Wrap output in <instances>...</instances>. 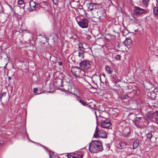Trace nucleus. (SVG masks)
I'll return each mask as SVG.
<instances>
[{"label": "nucleus", "instance_id": "f257e3e1", "mask_svg": "<svg viewBox=\"0 0 158 158\" xmlns=\"http://www.w3.org/2000/svg\"><path fill=\"white\" fill-rule=\"evenodd\" d=\"M89 151L92 153H96L102 151L103 150L102 143L99 141H93L89 144Z\"/></svg>", "mask_w": 158, "mask_h": 158}, {"label": "nucleus", "instance_id": "f03ea898", "mask_svg": "<svg viewBox=\"0 0 158 158\" xmlns=\"http://www.w3.org/2000/svg\"><path fill=\"white\" fill-rule=\"evenodd\" d=\"M94 17L98 19H104L106 16V13L105 10L102 8L95 7L92 12Z\"/></svg>", "mask_w": 158, "mask_h": 158}, {"label": "nucleus", "instance_id": "7ed1b4c3", "mask_svg": "<svg viewBox=\"0 0 158 158\" xmlns=\"http://www.w3.org/2000/svg\"><path fill=\"white\" fill-rule=\"evenodd\" d=\"M71 72L74 75L78 77L83 76L84 74V71L77 67H73L71 69Z\"/></svg>", "mask_w": 158, "mask_h": 158}, {"label": "nucleus", "instance_id": "20e7f679", "mask_svg": "<svg viewBox=\"0 0 158 158\" xmlns=\"http://www.w3.org/2000/svg\"><path fill=\"white\" fill-rule=\"evenodd\" d=\"M94 136L96 138H106L107 137V133L104 130L102 129L99 130L97 127Z\"/></svg>", "mask_w": 158, "mask_h": 158}, {"label": "nucleus", "instance_id": "39448f33", "mask_svg": "<svg viewBox=\"0 0 158 158\" xmlns=\"http://www.w3.org/2000/svg\"><path fill=\"white\" fill-rule=\"evenodd\" d=\"M88 21L86 19H81L77 22L78 25L82 28H87L88 26Z\"/></svg>", "mask_w": 158, "mask_h": 158}, {"label": "nucleus", "instance_id": "423d86ee", "mask_svg": "<svg viewBox=\"0 0 158 158\" xmlns=\"http://www.w3.org/2000/svg\"><path fill=\"white\" fill-rule=\"evenodd\" d=\"M92 78L93 82L96 84H99L102 81L101 77L99 75H94L92 76Z\"/></svg>", "mask_w": 158, "mask_h": 158}, {"label": "nucleus", "instance_id": "0eeeda50", "mask_svg": "<svg viewBox=\"0 0 158 158\" xmlns=\"http://www.w3.org/2000/svg\"><path fill=\"white\" fill-rule=\"evenodd\" d=\"M111 125L110 121L108 119L102 120V121L101 125L103 128H107Z\"/></svg>", "mask_w": 158, "mask_h": 158}, {"label": "nucleus", "instance_id": "6e6552de", "mask_svg": "<svg viewBox=\"0 0 158 158\" xmlns=\"http://www.w3.org/2000/svg\"><path fill=\"white\" fill-rule=\"evenodd\" d=\"M80 65L81 68L86 69L90 68L91 66L90 63L89 61H86L81 62Z\"/></svg>", "mask_w": 158, "mask_h": 158}, {"label": "nucleus", "instance_id": "1a4fd4ad", "mask_svg": "<svg viewBox=\"0 0 158 158\" xmlns=\"http://www.w3.org/2000/svg\"><path fill=\"white\" fill-rule=\"evenodd\" d=\"M63 81L62 79L57 78L55 80L54 84L56 87H60L63 86Z\"/></svg>", "mask_w": 158, "mask_h": 158}, {"label": "nucleus", "instance_id": "9d476101", "mask_svg": "<svg viewBox=\"0 0 158 158\" xmlns=\"http://www.w3.org/2000/svg\"><path fill=\"white\" fill-rule=\"evenodd\" d=\"M134 10L136 13L139 14H142L145 12V10L138 7H135V8Z\"/></svg>", "mask_w": 158, "mask_h": 158}, {"label": "nucleus", "instance_id": "9b49d317", "mask_svg": "<svg viewBox=\"0 0 158 158\" xmlns=\"http://www.w3.org/2000/svg\"><path fill=\"white\" fill-rule=\"evenodd\" d=\"M29 5L31 9L29 11H32L35 9L36 8V3L32 1H31L29 2Z\"/></svg>", "mask_w": 158, "mask_h": 158}, {"label": "nucleus", "instance_id": "f8f14e48", "mask_svg": "<svg viewBox=\"0 0 158 158\" xmlns=\"http://www.w3.org/2000/svg\"><path fill=\"white\" fill-rule=\"evenodd\" d=\"M68 158H82L81 154H73L68 155Z\"/></svg>", "mask_w": 158, "mask_h": 158}, {"label": "nucleus", "instance_id": "ddd939ff", "mask_svg": "<svg viewBox=\"0 0 158 158\" xmlns=\"http://www.w3.org/2000/svg\"><path fill=\"white\" fill-rule=\"evenodd\" d=\"M153 120L156 123H158V111H156L154 113L153 117Z\"/></svg>", "mask_w": 158, "mask_h": 158}, {"label": "nucleus", "instance_id": "4468645a", "mask_svg": "<svg viewBox=\"0 0 158 158\" xmlns=\"http://www.w3.org/2000/svg\"><path fill=\"white\" fill-rule=\"evenodd\" d=\"M76 56L79 60H81L83 59L84 55L83 52H77Z\"/></svg>", "mask_w": 158, "mask_h": 158}, {"label": "nucleus", "instance_id": "2eb2a0df", "mask_svg": "<svg viewBox=\"0 0 158 158\" xmlns=\"http://www.w3.org/2000/svg\"><path fill=\"white\" fill-rule=\"evenodd\" d=\"M88 6V10L91 11V13L93 11V10L95 9V7H94V4L93 3H89L87 5Z\"/></svg>", "mask_w": 158, "mask_h": 158}, {"label": "nucleus", "instance_id": "dca6fc26", "mask_svg": "<svg viewBox=\"0 0 158 158\" xmlns=\"http://www.w3.org/2000/svg\"><path fill=\"white\" fill-rule=\"evenodd\" d=\"M105 70L107 73L109 74L112 73L113 71L112 69L108 66L105 67Z\"/></svg>", "mask_w": 158, "mask_h": 158}, {"label": "nucleus", "instance_id": "f3484780", "mask_svg": "<svg viewBox=\"0 0 158 158\" xmlns=\"http://www.w3.org/2000/svg\"><path fill=\"white\" fill-rule=\"evenodd\" d=\"M125 43H126L128 45H129L132 43V41L130 38H126L125 41Z\"/></svg>", "mask_w": 158, "mask_h": 158}, {"label": "nucleus", "instance_id": "a211bd4d", "mask_svg": "<svg viewBox=\"0 0 158 158\" xmlns=\"http://www.w3.org/2000/svg\"><path fill=\"white\" fill-rule=\"evenodd\" d=\"M139 145V142L136 141H135L133 143V146L134 149L136 148Z\"/></svg>", "mask_w": 158, "mask_h": 158}, {"label": "nucleus", "instance_id": "6ab92c4d", "mask_svg": "<svg viewBox=\"0 0 158 158\" xmlns=\"http://www.w3.org/2000/svg\"><path fill=\"white\" fill-rule=\"evenodd\" d=\"M153 136L152 132V131H150L148 133H146V136L148 139L151 138Z\"/></svg>", "mask_w": 158, "mask_h": 158}, {"label": "nucleus", "instance_id": "aec40b11", "mask_svg": "<svg viewBox=\"0 0 158 158\" xmlns=\"http://www.w3.org/2000/svg\"><path fill=\"white\" fill-rule=\"evenodd\" d=\"M124 145V143L123 142L119 143L118 145V147L119 149H122L123 148V147Z\"/></svg>", "mask_w": 158, "mask_h": 158}, {"label": "nucleus", "instance_id": "412c9836", "mask_svg": "<svg viewBox=\"0 0 158 158\" xmlns=\"http://www.w3.org/2000/svg\"><path fill=\"white\" fill-rule=\"evenodd\" d=\"M154 12L158 19V7H155L154 8Z\"/></svg>", "mask_w": 158, "mask_h": 158}, {"label": "nucleus", "instance_id": "4be33fe9", "mask_svg": "<svg viewBox=\"0 0 158 158\" xmlns=\"http://www.w3.org/2000/svg\"><path fill=\"white\" fill-rule=\"evenodd\" d=\"M79 102L83 106H85L86 105V102L82 100H80Z\"/></svg>", "mask_w": 158, "mask_h": 158}, {"label": "nucleus", "instance_id": "5701e85b", "mask_svg": "<svg viewBox=\"0 0 158 158\" xmlns=\"http://www.w3.org/2000/svg\"><path fill=\"white\" fill-rule=\"evenodd\" d=\"M150 0H143V3L145 5H147L149 1Z\"/></svg>", "mask_w": 158, "mask_h": 158}, {"label": "nucleus", "instance_id": "b1692460", "mask_svg": "<svg viewBox=\"0 0 158 158\" xmlns=\"http://www.w3.org/2000/svg\"><path fill=\"white\" fill-rule=\"evenodd\" d=\"M24 3V2L22 0H19L18 1V4L19 5H21L23 4Z\"/></svg>", "mask_w": 158, "mask_h": 158}, {"label": "nucleus", "instance_id": "393cba45", "mask_svg": "<svg viewBox=\"0 0 158 158\" xmlns=\"http://www.w3.org/2000/svg\"><path fill=\"white\" fill-rule=\"evenodd\" d=\"M127 98H128L127 96H122L121 97V98L122 99H126Z\"/></svg>", "mask_w": 158, "mask_h": 158}, {"label": "nucleus", "instance_id": "a878e982", "mask_svg": "<svg viewBox=\"0 0 158 158\" xmlns=\"http://www.w3.org/2000/svg\"><path fill=\"white\" fill-rule=\"evenodd\" d=\"M37 90V89L36 88H34L33 89V92L34 93H35Z\"/></svg>", "mask_w": 158, "mask_h": 158}, {"label": "nucleus", "instance_id": "bb28decb", "mask_svg": "<svg viewBox=\"0 0 158 158\" xmlns=\"http://www.w3.org/2000/svg\"><path fill=\"white\" fill-rule=\"evenodd\" d=\"M52 1L54 3H56L57 2H58L59 1V0H52Z\"/></svg>", "mask_w": 158, "mask_h": 158}, {"label": "nucleus", "instance_id": "cd10ccee", "mask_svg": "<svg viewBox=\"0 0 158 158\" xmlns=\"http://www.w3.org/2000/svg\"><path fill=\"white\" fill-rule=\"evenodd\" d=\"M91 38V36H87V37H86V38L87 39H88V40H89Z\"/></svg>", "mask_w": 158, "mask_h": 158}, {"label": "nucleus", "instance_id": "c85d7f7f", "mask_svg": "<svg viewBox=\"0 0 158 158\" xmlns=\"http://www.w3.org/2000/svg\"><path fill=\"white\" fill-rule=\"evenodd\" d=\"M116 58L118 59H120V56L119 55L117 56Z\"/></svg>", "mask_w": 158, "mask_h": 158}, {"label": "nucleus", "instance_id": "c756f323", "mask_svg": "<svg viewBox=\"0 0 158 158\" xmlns=\"http://www.w3.org/2000/svg\"><path fill=\"white\" fill-rule=\"evenodd\" d=\"M3 141L2 140H0V143L1 144H3Z\"/></svg>", "mask_w": 158, "mask_h": 158}, {"label": "nucleus", "instance_id": "7c9ffc66", "mask_svg": "<svg viewBox=\"0 0 158 158\" xmlns=\"http://www.w3.org/2000/svg\"><path fill=\"white\" fill-rule=\"evenodd\" d=\"M59 65H60L62 64V63L61 62H59Z\"/></svg>", "mask_w": 158, "mask_h": 158}, {"label": "nucleus", "instance_id": "2f4dec72", "mask_svg": "<svg viewBox=\"0 0 158 158\" xmlns=\"http://www.w3.org/2000/svg\"><path fill=\"white\" fill-rule=\"evenodd\" d=\"M156 5H157L158 6V0H156Z\"/></svg>", "mask_w": 158, "mask_h": 158}, {"label": "nucleus", "instance_id": "473e14b6", "mask_svg": "<svg viewBox=\"0 0 158 158\" xmlns=\"http://www.w3.org/2000/svg\"><path fill=\"white\" fill-rule=\"evenodd\" d=\"M11 77H8V79H9V80H11Z\"/></svg>", "mask_w": 158, "mask_h": 158}, {"label": "nucleus", "instance_id": "72a5a7b5", "mask_svg": "<svg viewBox=\"0 0 158 158\" xmlns=\"http://www.w3.org/2000/svg\"><path fill=\"white\" fill-rule=\"evenodd\" d=\"M2 98V97H1V95H0V98Z\"/></svg>", "mask_w": 158, "mask_h": 158}]
</instances>
